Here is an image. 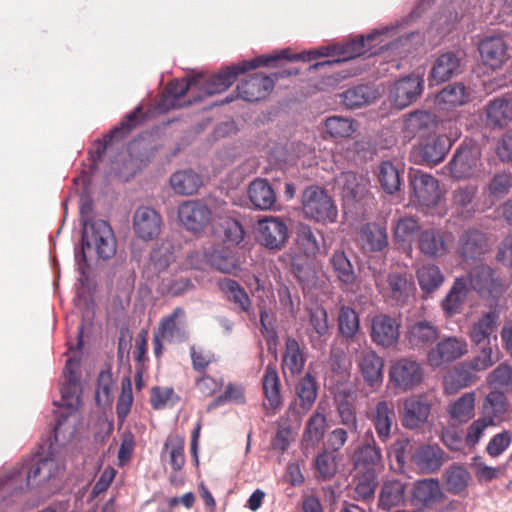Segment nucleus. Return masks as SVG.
Segmentation results:
<instances>
[{
    "instance_id": "1",
    "label": "nucleus",
    "mask_w": 512,
    "mask_h": 512,
    "mask_svg": "<svg viewBox=\"0 0 512 512\" xmlns=\"http://www.w3.org/2000/svg\"><path fill=\"white\" fill-rule=\"evenodd\" d=\"M93 203L90 199L81 200L80 215L83 225L81 253L76 255L79 262L87 265L86 250L94 249L98 258L108 260L117 250L116 239L110 224L92 217Z\"/></svg>"
},
{
    "instance_id": "2",
    "label": "nucleus",
    "mask_w": 512,
    "mask_h": 512,
    "mask_svg": "<svg viewBox=\"0 0 512 512\" xmlns=\"http://www.w3.org/2000/svg\"><path fill=\"white\" fill-rule=\"evenodd\" d=\"M387 32L388 30H376L373 33L368 34L366 37L359 35L344 44L332 45L333 53H336L337 59L333 61L326 60L318 62L311 66V68L319 69L323 66H330L334 63L356 58L367 52H370V55H374L384 48L390 49L393 43H386L383 39Z\"/></svg>"
},
{
    "instance_id": "3",
    "label": "nucleus",
    "mask_w": 512,
    "mask_h": 512,
    "mask_svg": "<svg viewBox=\"0 0 512 512\" xmlns=\"http://www.w3.org/2000/svg\"><path fill=\"white\" fill-rule=\"evenodd\" d=\"M190 333L187 328L186 312L182 307L162 317L153 334V351L157 358L163 354V342L180 344L189 340Z\"/></svg>"
},
{
    "instance_id": "4",
    "label": "nucleus",
    "mask_w": 512,
    "mask_h": 512,
    "mask_svg": "<svg viewBox=\"0 0 512 512\" xmlns=\"http://www.w3.org/2000/svg\"><path fill=\"white\" fill-rule=\"evenodd\" d=\"M257 68V63L243 61L239 64L226 67L219 73L210 77L204 74H197L196 77H201V84L198 86L199 93L193 96V99L188 100V104L202 101L207 96L219 94L227 90L238 78L249 70Z\"/></svg>"
},
{
    "instance_id": "5",
    "label": "nucleus",
    "mask_w": 512,
    "mask_h": 512,
    "mask_svg": "<svg viewBox=\"0 0 512 512\" xmlns=\"http://www.w3.org/2000/svg\"><path fill=\"white\" fill-rule=\"evenodd\" d=\"M302 208L305 216L322 223H333L337 219V207L328 192L317 185L307 187L302 193Z\"/></svg>"
},
{
    "instance_id": "6",
    "label": "nucleus",
    "mask_w": 512,
    "mask_h": 512,
    "mask_svg": "<svg viewBox=\"0 0 512 512\" xmlns=\"http://www.w3.org/2000/svg\"><path fill=\"white\" fill-rule=\"evenodd\" d=\"M462 277L467 279L470 290H474L481 298L493 301L495 304L507 290V285L496 271L487 265L476 266L469 274Z\"/></svg>"
},
{
    "instance_id": "7",
    "label": "nucleus",
    "mask_w": 512,
    "mask_h": 512,
    "mask_svg": "<svg viewBox=\"0 0 512 512\" xmlns=\"http://www.w3.org/2000/svg\"><path fill=\"white\" fill-rule=\"evenodd\" d=\"M455 243L452 231L444 227H429L419 232L417 247L421 254L429 259L446 256Z\"/></svg>"
},
{
    "instance_id": "8",
    "label": "nucleus",
    "mask_w": 512,
    "mask_h": 512,
    "mask_svg": "<svg viewBox=\"0 0 512 512\" xmlns=\"http://www.w3.org/2000/svg\"><path fill=\"white\" fill-rule=\"evenodd\" d=\"M409 182L419 206L427 210L439 208L443 193L435 177L420 170H411Z\"/></svg>"
},
{
    "instance_id": "9",
    "label": "nucleus",
    "mask_w": 512,
    "mask_h": 512,
    "mask_svg": "<svg viewBox=\"0 0 512 512\" xmlns=\"http://www.w3.org/2000/svg\"><path fill=\"white\" fill-rule=\"evenodd\" d=\"M451 176L455 179H467L481 172V150L471 141H464L455 151L448 163Z\"/></svg>"
},
{
    "instance_id": "10",
    "label": "nucleus",
    "mask_w": 512,
    "mask_h": 512,
    "mask_svg": "<svg viewBox=\"0 0 512 512\" xmlns=\"http://www.w3.org/2000/svg\"><path fill=\"white\" fill-rule=\"evenodd\" d=\"M401 321L385 313H379L371 318V341L382 348H390L398 343Z\"/></svg>"
},
{
    "instance_id": "11",
    "label": "nucleus",
    "mask_w": 512,
    "mask_h": 512,
    "mask_svg": "<svg viewBox=\"0 0 512 512\" xmlns=\"http://www.w3.org/2000/svg\"><path fill=\"white\" fill-rule=\"evenodd\" d=\"M423 374L420 363L409 358H401L390 367L389 378L395 388L407 392L422 382Z\"/></svg>"
},
{
    "instance_id": "12",
    "label": "nucleus",
    "mask_w": 512,
    "mask_h": 512,
    "mask_svg": "<svg viewBox=\"0 0 512 512\" xmlns=\"http://www.w3.org/2000/svg\"><path fill=\"white\" fill-rule=\"evenodd\" d=\"M256 239L270 250H280L288 239V227L278 217H265L258 221Z\"/></svg>"
},
{
    "instance_id": "13",
    "label": "nucleus",
    "mask_w": 512,
    "mask_h": 512,
    "mask_svg": "<svg viewBox=\"0 0 512 512\" xmlns=\"http://www.w3.org/2000/svg\"><path fill=\"white\" fill-rule=\"evenodd\" d=\"M351 461L354 471L380 473L384 469L382 449L373 435L356 447Z\"/></svg>"
},
{
    "instance_id": "14",
    "label": "nucleus",
    "mask_w": 512,
    "mask_h": 512,
    "mask_svg": "<svg viewBox=\"0 0 512 512\" xmlns=\"http://www.w3.org/2000/svg\"><path fill=\"white\" fill-rule=\"evenodd\" d=\"M467 352L468 344L465 339L450 336L428 351L427 360L430 366L437 368L461 358Z\"/></svg>"
},
{
    "instance_id": "15",
    "label": "nucleus",
    "mask_w": 512,
    "mask_h": 512,
    "mask_svg": "<svg viewBox=\"0 0 512 512\" xmlns=\"http://www.w3.org/2000/svg\"><path fill=\"white\" fill-rule=\"evenodd\" d=\"M459 133L437 135L428 138L420 143L415 150V157L419 163L436 165L443 161L446 154L452 147L453 142L458 138Z\"/></svg>"
},
{
    "instance_id": "16",
    "label": "nucleus",
    "mask_w": 512,
    "mask_h": 512,
    "mask_svg": "<svg viewBox=\"0 0 512 512\" xmlns=\"http://www.w3.org/2000/svg\"><path fill=\"white\" fill-rule=\"evenodd\" d=\"M431 401L424 394L412 395L403 402L402 425L406 429L422 428L431 413Z\"/></svg>"
},
{
    "instance_id": "17",
    "label": "nucleus",
    "mask_w": 512,
    "mask_h": 512,
    "mask_svg": "<svg viewBox=\"0 0 512 512\" xmlns=\"http://www.w3.org/2000/svg\"><path fill=\"white\" fill-rule=\"evenodd\" d=\"M368 418L373 424L378 439L385 443L391 435L396 424L395 406L392 401L380 400L370 410Z\"/></svg>"
},
{
    "instance_id": "18",
    "label": "nucleus",
    "mask_w": 512,
    "mask_h": 512,
    "mask_svg": "<svg viewBox=\"0 0 512 512\" xmlns=\"http://www.w3.org/2000/svg\"><path fill=\"white\" fill-rule=\"evenodd\" d=\"M178 217L187 230L199 232L209 224L212 211L201 201L188 200L179 206Z\"/></svg>"
},
{
    "instance_id": "19",
    "label": "nucleus",
    "mask_w": 512,
    "mask_h": 512,
    "mask_svg": "<svg viewBox=\"0 0 512 512\" xmlns=\"http://www.w3.org/2000/svg\"><path fill=\"white\" fill-rule=\"evenodd\" d=\"M162 218L156 210L147 206L139 207L133 216L136 236L144 241L153 240L161 232Z\"/></svg>"
},
{
    "instance_id": "20",
    "label": "nucleus",
    "mask_w": 512,
    "mask_h": 512,
    "mask_svg": "<svg viewBox=\"0 0 512 512\" xmlns=\"http://www.w3.org/2000/svg\"><path fill=\"white\" fill-rule=\"evenodd\" d=\"M275 80L262 73H254L237 85L238 97L255 102L264 99L274 88Z\"/></svg>"
},
{
    "instance_id": "21",
    "label": "nucleus",
    "mask_w": 512,
    "mask_h": 512,
    "mask_svg": "<svg viewBox=\"0 0 512 512\" xmlns=\"http://www.w3.org/2000/svg\"><path fill=\"white\" fill-rule=\"evenodd\" d=\"M307 361L305 347L293 337L285 340V348L282 355L281 370L284 377H295L302 373Z\"/></svg>"
},
{
    "instance_id": "22",
    "label": "nucleus",
    "mask_w": 512,
    "mask_h": 512,
    "mask_svg": "<svg viewBox=\"0 0 512 512\" xmlns=\"http://www.w3.org/2000/svg\"><path fill=\"white\" fill-rule=\"evenodd\" d=\"M423 84V78L418 75H410L398 80L391 91V98L395 105L405 108L415 102L423 91Z\"/></svg>"
},
{
    "instance_id": "23",
    "label": "nucleus",
    "mask_w": 512,
    "mask_h": 512,
    "mask_svg": "<svg viewBox=\"0 0 512 512\" xmlns=\"http://www.w3.org/2000/svg\"><path fill=\"white\" fill-rule=\"evenodd\" d=\"M487 251V237L483 232L468 229L461 234L458 252L465 262L479 260Z\"/></svg>"
},
{
    "instance_id": "24",
    "label": "nucleus",
    "mask_w": 512,
    "mask_h": 512,
    "mask_svg": "<svg viewBox=\"0 0 512 512\" xmlns=\"http://www.w3.org/2000/svg\"><path fill=\"white\" fill-rule=\"evenodd\" d=\"M357 364L365 383L372 387H379L383 382V359L373 350L362 351Z\"/></svg>"
},
{
    "instance_id": "25",
    "label": "nucleus",
    "mask_w": 512,
    "mask_h": 512,
    "mask_svg": "<svg viewBox=\"0 0 512 512\" xmlns=\"http://www.w3.org/2000/svg\"><path fill=\"white\" fill-rule=\"evenodd\" d=\"M201 77L193 76L189 79H174L166 86V94L160 100L158 106L161 110L167 111L178 105V101L187 93L199 92Z\"/></svg>"
},
{
    "instance_id": "26",
    "label": "nucleus",
    "mask_w": 512,
    "mask_h": 512,
    "mask_svg": "<svg viewBox=\"0 0 512 512\" xmlns=\"http://www.w3.org/2000/svg\"><path fill=\"white\" fill-rule=\"evenodd\" d=\"M439 337L438 328L428 320H419L410 324L406 332V341L412 349H426Z\"/></svg>"
},
{
    "instance_id": "27",
    "label": "nucleus",
    "mask_w": 512,
    "mask_h": 512,
    "mask_svg": "<svg viewBox=\"0 0 512 512\" xmlns=\"http://www.w3.org/2000/svg\"><path fill=\"white\" fill-rule=\"evenodd\" d=\"M479 52L483 64L492 69L500 68L507 60V45L500 36L483 39L479 44Z\"/></svg>"
},
{
    "instance_id": "28",
    "label": "nucleus",
    "mask_w": 512,
    "mask_h": 512,
    "mask_svg": "<svg viewBox=\"0 0 512 512\" xmlns=\"http://www.w3.org/2000/svg\"><path fill=\"white\" fill-rule=\"evenodd\" d=\"M501 306L498 304L490 305L489 311L473 323L469 337L475 344H480L486 340L489 341L490 336L496 331L500 319Z\"/></svg>"
},
{
    "instance_id": "29",
    "label": "nucleus",
    "mask_w": 512,
    "mask_h": 512,
    "mask_svg": "<svg viewBox=\"0 0 512 512\" xmlns=\"http://www.w3.org/2000/svg\"><path fill=\"white\" fill-rule=\"evenodd\" d=\"M509 402L505 393L493 390L484 398L481 406V416L493 425H498L506 419Z\"/></svg>"
},
{
    "instance_id": "30",
    "label": "nucleus",
    "mask_w": 512,
    "mask_h": 512,
    "mask_svg": "<svg viewBox=\"0 0 512 512\" xmlns=\"http://www.w3.org/2000/svg\"><path fill=\"white\" fill-rule=\"evenodd\" d=\"M413 501L417 505L425 508H431L444 500L445 494L437 479H422L415 483L413 492Z\"/></svg>"
},
{
    "instance_id": "31",
    "label": "nucleus",
    "mask_w": 512,
    "mask_h": 512,
    "mask_svg": "<svg viewBox=\"0 0 512 512\" xmlns=\"http://www.w3.org/2000/svg\"><path fill=\"white\" fill-rule=\"evenodd\" d=\"M470 287L467 285V279L462 276L457 277L441 301V308L448 317L460 314L467 300Z\"/></svg>"
},
{
    "instance_id": "32",
    "label": "nucleus",
    "mask_w": 512,
    "mask_h": 512,
    "mask_svg": "<svg viewBox=\"0 0 512 512\" xmlns=\"http://www.w3.org/2000/svg\"><path fill=\"white\" fill-rule=\"evenodd\" d=\"M461 72V59L454 52L439 55L430 71L429 78L437 84L443 83Z\"/></svg>"
},
{
    "instance_id": "33",
    "label": "nucleus",
    "mask_w": 512,
    "mask_h": 512,
    "mask_svg": "<svg viewBox=\"0 0 512 512\" xmlns=\"http://www.w3.org/2000/svg\"><path fill=\"white\" fill-rule=\"evenodd\" d=\"M262 389L267 401L265 406L273 410H279L282 406L281 383L275 364L269 363L262 377Z\"/></svg>"
},
{
    "instance_id": "34",
    "label": "nucleus",
    "mask_w": 512,
    "mask_h": 512,
    "mask_svg": "<svg viewBox=\"0 0 512 512\" xmlns=\"http://www.w3.org/2000/svg\"><path fill=\"white\" fill-rule=\"evenodd\" d=\"M436 117L428 111H414L404 120V132L408 137H426L435 130Z\"/></svg>"
},
{
    "instance_id": "35",
    "label": "nucleus",
    "mask_w": 512,
    "mask_h": 512,
    "mask_svg": "<svg viewBox=\"0 0 512 512\" xmlns=\"http://www.w3.org/2000/svg\"><path fill=\"white\" fill-rule=\"evenodd\" d=\"M295 392L296 400L293 411L297 414H304L312 408L317 398L318 388L315 378L307 373L296 384Z\"/></svg>"
},
{
    "instance_id": "36",
    "label": "nucleus",
    "mask_w": 512,
    "mask_h": 512,
    "mask_svg": "<svg viewBox=\"0 0 512 512\" xmlns=\"http://www.w3.org/2000/svg\"><path fill=\"white\" fill-rule=\"evenodd\" d=\"M219 290L225 299L231 302L239 312L250 313L251 299L246 290L234 279L223 278L218 281Z\"/></svg>"
},
{
    "instance_id": "37",
    "label": "nucleus",
    "mask_w": 512,
    "mask_h": 512,
    "mask_svg": "<svg viewBox=\"0 0 512 512\" xmlns=\"http://www.w3.org/2000/svg\"><path fill=\"white\" fill-rule=\"evenodd\" d=\"M412 462L422 471L433 473L444 462V451L437 445H422L412 455Z\"/></svg>"
},
{
    "instance_id": "38",
    "label": "nucleus",
    "mask_w": 512,
    "mask_h": 512,
    "mask_svg": "<svg viewBox=\"0 0 512 512\" xmlns=\"http://www.w3.org/2000/svg\"><path fill=\"white\" fill-rule=\"evenodd\" d=\"M359 238L362 249L367 252H379L388 246L386 228L374 222L361 227Z\"/></svg>"
},
{
    "instance_id": "39",
    "label": "nucleus",
    "mask_w": 512,
    "mask_h": 512,
    "mask_svg": "<svg viewBox=\"0 0 512 512\" xmlns=\"http://www.w3.org/2000/svg\"><path fill=\"white\" fill-rule=\"evenodd\" d=\"M249 199L255 209L271 210L276 204V193L266 179L252 181L248 188Z\"/></svg>"
},
{
    "instance_id": "40",
    "label": "nucleus",
    "mask_w": 512,
    "mask_h": 512,
    "mask_svg": "<svg viewBox=\"0 0 512 512\" xmlns=\"http://www.w3.org/2000/svg\"><path fill=\"white\" fill-rule=\"evenodd\" d=\"M388 296L396 302L403 305L414 297L416 287L414 282L406 275L391 273L387 277Z\"/></svg>"
},
{
    "instance_id": "41",
    "label": "nucleus",
    "mask_w": 512,
    "mask_h": 512,
    "mask_svg": "<svg viewBox=\"0 0 512 512\" xmlns=\"http://www.w3.org/2000/svg\"><path fill=\"white\" fill-rule=\"evenodd\" d=\"M476 393L466 392L449 403L447 414L454 422L463 424L470 421L475 415Z\"/></svg>"
},
{
    "instance_id": "42",
    "label": "nucleus",
    "mask_w": 512,
    "mask_h": 512,
    "mask_svg": "<svg viewBox=\"0 0 512 512\" xmlns=\"http://www.w3.org/2000/svg\"><path fill=\"white\" fill-rule=\"evenodd\" d=\"M442 478L447 491L459 495L467 489L471 474L464 465L454 463L445 469Z\"/></svg>"
},
{
    "instance_id": "43",
    "label": "nucleus",
    "mask_w": 512,
    "mask_h": 512,
    "mask_svg": "<svg viewBox=\"0 0 512 512\" xmlns=\"http://www.w3.org/2000/svg\"><path fill=\"white\" fill-rule=\"evenodd\" d=\"M470 93L467 88L459 82L449 84L436 96L437 105L444 110L462 106L469 101Z\"/></svg>"
},
{
    "instance_id": "44",
    "label": "nucleus",
    "mask_w": 512,
    "mask_h": 512,
    "mask_svg": "<svg viewBox=\"0 0 512 512\" xmlns=\"http://www.w3.org/2000/svg\"><path fill=\"white\" fill-rule=\"evenodd\" d=\"M170 185L177 194L192 195L201 187L202 179L192 169L180 170L171 175Z\"/></svg>"
},
{
    "instance_id": "45",
    "label": "nucleus",
    "mask_w": 512,
    "mask_h": 512,
    "mask_svg": "<svg viewBox=\"0 0 512 512\" xmlns=\"http://www.w3.org/2000/svg\"><path fill=\"white\" fill-rule=\"evenodd\" d=\"M337 183L341 187L343 198L347 201H359L367 192L365 180L351 171L341 173Z\"/></svg>"
},
{
    "instance_id": "46",
    "label": "nucleus",
    "mask_w": 512,
    "mask_h": 512,
    "mask_svg": "<svg viewBox=\"0 0 512 512\" xmlns=\"http://www.w3.org/2000/svg\"><path fill=\"white\" fill-rule=\"evenodd\" d=\"M485 111L489 126L504 127L512 120V104L504 98L489 101Z\"/></svg>"
},
{
    "instance_id": "47",
    "label": "nucleus",
    "mask_w": 512,
    "mask_h": 512,
    "mask_svg": "<svg viewBox=\"0 0 512 512\" xmlns=\"http://www.w3.org/2000/svg\"><path fill=\"white\" fill-rule=\"evenodd\" d=\"M308 333L311 342L325 341L329 336L328 314L322 306H315L308 310Z\"/></svg>"
},
{
    "instance_id": "48",
    "label": "nucleus",
    "mask_w": 512,
    "mask_h": 512,
    "mask_svg": "<svg viewBox=\"0 0 512 512\" xmlns=\"http://www.w3.org/2000/svg\"><path fill=\"white\" fill-rule=\"evenodd\" d=\"M416 277L421 290L426 294H431L438 290L445 280L441 269L437 265L431 263L422 265L418 268L416 271Z\"/></svg>"
},
{
    "instance_id": "49",
    "label": "nucleus",
    "mask_w": 512,
    "mask_h": 512,
    "mask_svg": "<svg viewBox=\"0 0 512 512\" xmlns=\"http://www.w3.org/2000/svg\"><path fill=\"white\" fill-rule=\"evenodd\" d=\"M478 188L475 185H465L456 188L452 193V207L461 216H470L474 212V200Z\"/></svg>"
},
{
    "instance_id": "50",
    "label": "nucleus",
    "mask_w": 512,
    "mask_h": 512,
    "mask_svg": "<svg viewBox=\"0 0 512 512\" xmlns=\"http://www.w3.org/2000/svg\"><path fill=\"white\" fill-rule=\"evenodd\" d=\"M59 466L53 459L45 458L32 465L27 472V485H38L48 482L58 475Z\"/></svg>"
},
{
    "instance_id": "51",
    "label": "nucleus",
    "mask_w": 512,
    "mask_h": 512,
    "mask_svg": "<svg viewBox=\"0 0 512 512\" xmlns=\"http://www.w3.org/2000/svg\"><path fill=\"white\" fill-rule=\"evenodd\" d=\"M331 264L337 279L342 285L350 288L356 282L357 276L353 265L344 251H335L331 257Z\"/></svg>"
},
{
    "instance_id": "52",
    "label": "nucleus",
    "mask_w": 512,
    "mask_h": 512,
    "mask_svg": "<svg viewBox=\"0 0 512 512\" xmlns=\"http://www.w3.org/2000/svg\"><path fill=\"white\" fill-rule=\"evenodd\" d=\"M80 359L69 358L64 368L65 382L61 388L62 397L64 399L78 398V391L80 386L79 378Z\"/></svg>"
},
{
    "instance_id": "53",
    "label": "nucleus",
    "mask_w": 512,
    "mask_h": 512,
    "mask_svg": "<svg viewBox=\"0 0 512 512\" xmlns=\"http://www.w3.org/2000/svg\"><path fill=\"white\" fill-rule=\"evenodd\" d=\"M185 439L179 435H170L165 444L162 455L167 452L169 464L174 472L180 471L185 465Z\"/></svg>"
},
{
    "instance_id": "54",
    "label": "nucleus",
    "mask_w": 512,
    "mask_h": 512,
    "mask_svg": "<svg viewBox=\"0 0 512 512\" xmlns=\"http://www.w3.org/2000/svg\"><path fill=\"white\" fill-rule=\"evenodd\" d=\"M145 113L141 105H138L133 111L126 114L122 121L108 135V142L121 139L138 127L145 119Z\"/></svg>"
},
{
    "instance_id": "55",
    "label": "nucleus",
    "mask_w": 512,
    "mask_h": 512,
    "mask_svg": "<svg viewBox=\"0 0 512 512\" xmlns=\"http://www.w3.org/2000/svg\"><path fill=\"white\" fill-rule=\"evenodd\" d=\"M206 262L215 270L225 274H236L240 268L238 259L221 250H213L205 254Z\"/></svg>"
},
{
    "instance_id": "56",
    "label": "nucleus",
    "mask_w": 512,
    "mask_h": 512,
    "mask_svg": "<svg viewBox=\"0 0 512 512\" xmlns=\"http://www.w3.org/2000/svg\"><path fill=\"white\" fill-rule=\"evenodd\" d=\"M325 132L333 139L352 136L355 132L354 121L343 116H330L324 122Z\"/></svg>"
},
{
    "instance_id": "57",
    "label": "nucleus",
    "mask_w": 512,
    "mask_h": 512,
    "mask_svg": "<svg viewBox=\"0 0 512 512\" xmlns=\"http://www.w3.org/2000/svg\"><path fill=\"white\" fill-rule=\"evenodd\" d=\"M405 486L400 481L386 482L380 493V507L389 510L404 501Z\"/></svg>"
},
{
    "instance_id": "58",
    "label": "nucleus",
    "mask_w": 512,
    "mask_h": 512,
    "mask_svg": "<svg viewBox=\"0 0 512 512\" xmlns=\"http://www.w3.org/2000/svg\"><path fill=\"white\" fill-rule=\"evenodd\" d=\"M354 472L353 481L358 499L367 500L373 497L378 485L377 477L379 473L366 471Z\"/></svg>"
},
{
    "instance_id": "59",
    "label": "nucleus",
    "mask_w": 512,
    "mask_h": 512,
    "mask_svg": "<svg viewBox=\"0 0 512 512\" xmlns=\"http://www.w3.org/2000/svg\"><path fill=\"white\" fill-rule=\"evenodd\" d=\"M377 176L385 192L393 194L399 190L401 185L400 173L390 161H384L380 164Z\"/></svg>"
},
{
    "instance_id": "60",
    "label": "nucleus",
    "mask_w": 512,
    "mask_h": 512,
    "mask_svg": "<svg viewBox=\"0 0 512 512\" xmlns=\"http://www.w3.org/2000/svg\"><path fill=\"white\" fill-rule=\"evenodd\" d=\"M338 327L340 334L345 338H353L359 330V317L356 311L349 306H342L338 314Z\"/></svg>"
},
{
    "instance_id": "61",
    "label": "nucleus",
    "mask_w": 512,
    "mask_h": 512,
    "mask_svg": "<svg viewBox=\"0 0 512 512\" xmlns=\"http://www.w3.org/2000/svg\"><path fill=\"white\" fill-rule=\"evenodd\" d=\"M326 417L324 414L315 412L308 419L304 432V441L312 445L318 444L325 433Z\"/></svg>"
},
{
    "instance_id": "62",
    "label": "nucleus",
    "mask_w": 512,
    "mask_h": 512,
    "mask_svg": "<svg viewBox=\"0 0 512 512\" xmlns=\"http://www.w3.org/2000/svg\"><path fill=\"white\" fill-rule=\"evenodd\" d=\"M189 352L192 368L198 373L206 372L207 368L217 361L215 354L210 349L199 345H191Z\"/></svg>"
},
{
    "instance_id": "63",
    "label": "nucleus",
    "mask_w": 512,
    "mask_h": 512,
    "mask_svg": "<svg viewBox=\"0 0 512 512\" xmlns=\"http://www.w3.org/2000/svg\"><path fill=\"white\" fill-rule=\"evenodd\" d=\"M419 230V219L414 216L400 217L393 228L395 239L401 242L411 240Z\"/></svg>"
},
{
    "instance_id": "64",
    "label": "nucleus",
    "mask_w": 512,
    "mask_h": 512,
    "mask_svg": "<svg viewBox=\"0 0 512 512\" xmlns=\"http://www.w3.org/2000/svg\"><path fill=\"white\" fill-rule=\"evenodd\" d=\"M512 189V174L508 172L496 173L490 180L487 191L491 197L502 198Z\"/></svg>"
}]
</instances>
